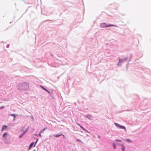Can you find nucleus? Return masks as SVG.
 I'll list each match as a JSON object with an SVG mask.
<instances>
[{"label": "nucleus", "instance_id": "13", "mask_svg": "<svg viewBox=\"0 0 151 151\" xmlns=\"http://www.w3.org/2000/svg\"><path fill=\"white\" fill-rule=\"evenodd\" d=\"M112 146L113 147V148L114 149H115L116 148V144H115L114 143H113L112 144Z\"/></svg>", "mask_w": 151, "mask_h": 151}, {"label": "nucleus", "instance_id": "23", "mask_svg": "<svg viewBox=\"0 0 151 151\" xmlns=\"http://www.w3.org/2000/svg\"><path fill=\"white\" fill-rule=\"evenodd\" d=\"M116 145H121V144H119V143H116Z\"/></svg>", "mask_w": 151, "mask_h": 151}, {"label": "nucleus", "instance_id": "12", "mask_svg": "<svg viewBox=\"0 0 151 151\" xmlns=\"http://www.w3.org/2000/svg\"><path fill=\"white\" fill-rule=\"evenodd\" d=\"M63 135L62 134H53V136H54L55 137H58L60 136L61 135Z\"/></svg>", "mask_w": 151, "mask_h": 151}, {"label": "nucleus", "instance_id": "26", "mask_svg": "<svg viewBox=\"0 0 151 151\" xmlns=\"http://www.w3.org/2000/svg\"><path fill=\"white\" fill-rule=\"evenodd\" d=\"M15 119V117H14V118L13 119V120H14Z\"/></svg>", "mask_w": 151, "mask_h": 151}, {"label": "nucleus", "instance_id": "18", "mask_svg": "<svg viewBox=\"0 0 151 151\" xmlns=\"http://www.w3.org/2000/svg\"><path fill=\"white\" fill-rule=\"evenodd\" d=\"M76 140L79 142H81L82 143H83V142L79 139H77Z\"/></svg>", "mask_w": 151, "mask_h": 151}, {"label": "nucleus", "instance_id": "21", "mask_svg": "<svg viewBox=\"0 0 151 151\" xmlns=\"http://www.w3.org/2000/svg\"><path fill=\"white\" fill-rule=\"evenodd\" d=\"M83 130H85V131L87 132H88L83 127H82V128H81Z\"/></svg>", "mask_w": 151, "mask_h": 151}, {"label": "nucleus", "instance_id": "20", "mask_svg": "<svg viewBox=\"0 0 151 151\" xmlns=\"http://www.w3.org/2000/svg\"><path fill=\"white\" fill-rule=\"evenodd\" d=\"M131 58V57H129V58L128 60V63H129L130 61Z\"/></svg>", "mask_w": 151, "mask_h": 151}, {"label": "nucleus", "instance_id": "27", "mask_svg": "<svg viewBox=\"0 0 151 151\" xmlns=\"http://www.w3.org/2000/svg\"><path fill=\"white\" fill-rule=\"evenodd\" d=\"M80 127L81 128H82V127H82V126H80Z\"/></svg>", "mask_w": 151, "mask_h": 151}, {"label": "nucleus", "instance_id": "1", "mask_svg": "<svg viewBox=\"0 0 151 151\" xmlns=\"http://www.w3.org/2000/svg\"><path fill=\"white\" fill-rule=\"evenodd\" d=\"M29 88V84L27 83H23L20 84L17 86V89L19 90H27Z\"/></svg>", "mask_w": 151, "mask_h": 151}, {"label": "nucleus", "instance_id": "10", "mask_svg": "<svg viewBox=\"0 0 151 151\" xmlns=\"http://www.w3.org/2000/svg\"><path fill=\"white\" fill-rule=\"evenodd\" d=\"M40 86L43 90L46 91L49 94H50V92L48 90L45 88L43 86Z\"/></svg>", "mask_w": 151, "mask_h": 151}, {"label": "nucleus", "instance_id": "4", "mask_svg": "<svg viewBox=\"0 0 151 151\" xmlns=\"http://www.w3.org/2000/svg\"><path fill=\"white\" fill-rule=\"evenodd\" d=\"M114 124L116 125V126L118 127V128L119 129H124L125 130V131H126V128L125 127L122 126L121 125H120L119 124L116 123H114Z\"/></svg>", "mask_w": 151, "mask_h": 151}, {"label": "nucleus", "instance_id": "15", "mask_svg": "<svg viewBox=\"0 0 151 151\" xmlns=\"http://www.w3.org/2000/svg\"><path fill=\"white\" fill-rule=\"evenodd\" d=\"M125 141L129 142H131V140H130L129 139H125Z\"/></svg>", "mask_w": 151, "mask_h": 151}, {"label": "nucleus", "instance_id": "28", "mask_svg": "<svg viewBox=\"0 0 151 151\" xmlns=\"http://www.w3.org/2000/svg\"><path fill=\"white\" fill-rule=\"evenodd\" d=\"M62 135L63 136V138H65V136H64V135H63H63Z\"/></svg>", "mask_w": 151, "mask_h": 151}, {"label": "nucleus", "instance_id": "2", "mask_svg": "<svg viewBox=\"0 0 151 151\" xmlns=\"http://www.w3.org/2000/svg\"><path fill=\"white\" fill-rule=\"evenodd\" d=\"M9 134L7 132H5L2 136V138L4 142L6 144H9V142L7 140V139Z\"/></svg>", "mask_w": 151, "mask_h": 151}, {"label": "nucleus", "instance_id": "9", "mask_svg": "<svg viewBox=\"0 0 151 151\" xmlns=\"http://www.w3.org/2000/svg\"><path fill=\"white\" fill-rule=\"evenodd\" d=\"M129 58H128L126 57L124 59H120V58L119 59V60L122 63L124 62V61H125V60H127Z\"/></svg>", "mask_w": 151, "mask_h": 151}, {"label": "nucleus", "instance_id": "30", "mask_svg": "<svg viewBox=\"0 0 151 151\" xmlns=\"http://www.w3.org/2000/svg\"><path fill=\"white\" fill-rule=\"evenodd\" d=\"M74 151L73 150V151Z\"/></svg>", "mask_w": 151, "mask_h": 151}, {"label": "nucleus", "instance_id": "5", "mask_svg": "<svg viewBox=\"0 0 151 151\" xmlns=\"http://www.w3.org/2000/svg\"><path fill=\"white\" fill-rule=\"evenodd\" d=\"M38 141V139H37L36 141L35 142V144H34V142H32L29 145V148L28 149V150H30L33 147V145H34L33 147H35V146L36 144L37 143Z\"/></svg>", "mask_w": 151, "mask_h": 151}, {"label": "nucleus", "instance_id": "8", "mask_svg": "<svg viewBox=\"0 0 151 151\" xmlns=\"http://www.w3.org/2000/svg\"><path fill=\"white\" fill-rule=\"evenodd\" d=\"M85 117L91 120L93 119L91 116L89 114H88L85 116Z\"/></svg>", "mask_w": 151, "mask_h": 151}, {"label": "nucleus", "instance_id": "22", "mask_svg": "<svg viewBox=\"0 0 151 151\" xmlns=\"http://www.w3.org/2000/svg\"><path fill=\"white\" fill-rule=\"evenodd\" d=\"M4 108V107L3 106H1L0 107V109H2Z\"/></svg>", "mask_w": 151, "mask_h": 151}, {"label": "nucleus", "instance_id": "29", "mask_svg": "<svg viewBox=\"0 0 151 151\" xmlns=\"http://www.w3.org/2000/svg\"><path fill=\"white\" fill-rule=\"evenodd\" d=\"M98 137H99V138H100V137L99 136H98Z\"/></svg>", "mask_w": 151, "mask_h": 151}, {"label": "nucleus", "instance_id": "17", "mask_svg": "<svg viewBox=\"0 0 151 151\" xmlns=\"http://www.w3.org/2000/svg\"><path fill=\"white\" fill-rule=\"evenodd\" d=\"M115 141H116V142H122V141L121 140H119V139H115Z\"/></svg>", "mask_w": 151, "mask_h": 151}, {"label": "nucleus", "instance_id": "11", "mask_svg": "<svg viewBox=\"0 0 151 151\" xmlns=\"http://www.w3.org/2000/svg\"><path fill=\"white\" fill-rule=\"evenodd\" d=\"M121 149L122 151H124L125 148L124 146L122 144L121 145Z\"/></svg>", "mask_w": 151, "mask_h": 151}, {"label": "nucleus", "instance_id": "7", "mask_svg": "<svg viewBox=\"0 0 151 151\" xmlns=\"http://www.w3.org/2000/svg\"><path fill=\"white\" fill-rule=\"evenodd\" d=\"M28 128H27L24 131L23 133L19 136V138H21L25 134V133L28 131Z\"/></svg>", "mask_w": 151, "mask_h": 151}, {"label": "nucleus", "instance_id": "3", "mask_svg": "<svg viewBox=\"0 0 151 151\" xmlns=\"http://www.w3.org/2000/svg\"><path fill=\"white\" fill-rule=\"evenodd\" d=\"M100 27L101 28H105L106 27H117L116 26L113 25V24H107L106 23H101L100 24Z\"/></svg>", "mask_w": 151, "mask_h": 151}, {"label": "nucleus", "instance_id": "14", "mask_svg": "<svg viewBox=\"0 0 151 151\" xmlns=\"http://www.w3.org/2000/svg\"><path fill=\"white\" fill-rule=\"evenodd\" d=\"M7 128V126L5 125H4L1 131H3L4 129H6Z\"/></svg>", "mask_w": 151, "mask_h": 151}, {"label": "nucleus", "instance_id": "19", "mask_svg": "<svg viewBox=\"0 0 151 151\" xmlns=\"http://www.w3.org/2000/svg\"><path fill=\"white\" fill-rule=\"evenodd\" d=\"M10 116H14V117H15V115L14 114H10Z\"/></svg>", "mask_w": 151, "mask_h": 151}, {"label": "nucleus", "instance_id": "16", "mask_svg": "<svg viewBox=\"0 0 151 151\" xmlns=\"http://www.w3.org/2000/svg\"><path fill=\"white\" fill-rule=\"evenodd\" d=\"M121 63H122L119 60V61L117 65L118 66H121Z\"/></svg>", "mask_w": 151, "mask_h": 151}, {"label": "nucleus", "instance_id": "25", "mask_svg": "<svg viewBox=\"0 0 151 151\" xmlns=\"http://www.w3.org/2000/svg\"><path fill=\"white\" fill-rule=\"evenodd\" d=\"M77 124L79 126H81V125H80V124H79L77 123Z\"/></svg>", "mask_w": 151, "mask_h": 151}, {"label": "nucleus", "instance_id": "6", "mask_svg": "<svg viewBox=\"0 0 151 151\" xmlns=\"http://www.w3.org/2000/svg\"><path fill=\"white\" fill-rule=\"evenodd\" d=\"M47 129V127H45L43 129H42V130H41L39 132V134H35V135L37 137H38V136L40 137H41L42 136L41 135V134L42 132L43 131H44L46 129Z\"/></svg>", "mask_w": 151, "mask_h": 151}, {"label": "nucleus", "instance_id": "24", "mask_svg": "<svg viewBox=\"0 0 151 151\" xmlns=\"http://www.w3.org/2000/svg\"><path fill=\"white\" fill-rule=\"evenodd\" d=\"M9 45H7L6 46L7 47H9Z\"/></svg>", "mask_w": 151, "mask_h": 151}]
</instances>
